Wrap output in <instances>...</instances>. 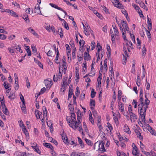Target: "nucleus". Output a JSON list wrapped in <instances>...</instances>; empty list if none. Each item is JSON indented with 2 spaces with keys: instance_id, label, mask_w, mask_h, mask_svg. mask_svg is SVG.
Returning <instances> with one entry per match:
<instances>
[{
  "instance_id": "obj_29",
  "label": "nucleus",
  "mask_w": 156,
  "mask_h": 156,
  "mask_svg": "<svg viewBox=\"0 0 156 156\" xmlns=\"http://www.w3.org/2000/svg\"><path fill=\"white\" fill-rule=\"evenodd\" d=\"M31 48L32 49V51L33 52V53L35 55H37V54H38V53L37 52V49L35 46L34 47L33 45L31 46Z\"/></svg>"
},
{
  "instance_id": "obj_55",
  "label": "nucleus",
  "mask_w": 156,
  "mask_h": 156,
  "mask_svg": "<svg viewBox=\"0 0 156 156\" xmlns=\"http://www.w3.org/2000/svg\"><path fill=\"white\" fill-rule=\"evenodd\" d=\"M76 50V48H75L73 49V51H72V56L73 59H74L76 57L75 50Z\"/></svg>"
},
{
  "instance_id": "obj_60",
  "label": "nucleus",
  "mask_w": 156,
  "mask_h": 156,
  "mask_svg": "<svg viewBox=\"0 0 156 156\" xmlns=\"http://www.w3.org/2000/svg\"><path fill=\"white\" fill-rule=\"evenodd\" d=\"M132 111V107L131 105H129L128 107V111L129 112V114H130L131 113H133Z\"/></svg>"
},
{
  "instance_id": "obj_2",
  "label": "nucleus",
  "mask_w": 156,
  "mask_h": 156,
  "mask_svg": "<svg viewBox=\"0 0 156 156\" xmlns=\"http://www.w3.org/2000/svg\"><path fill=\"white\" fill-rule=\"evenodd\" d=\"M61 136L62 139L64 143L67 145L69 144V143L68 138L67 137L66 133L64 132V131L63 132L62 134L61 135Z\"/></svg>"
},
{
  "instance_id": "obj_35",
  "label": "nucleus",
  "mask_w": 156,
  "mask_h": 156,
  "mask_svg": "<svg viewBox=\"0 0 156 156\" xmlns=\"http://www.w3.org/2000/svg\"><path fill=\"white\" fill-rule=\"evenodd\" d=\"M85 140L86 143L88 145L91 146L93 145V144L92 143V142L90 140H88L87 138H85Z\"/></svg>"
},
{
  "instance_id": "obj_62",
  "label": "nucleus",
  "mask_w": 156,
  "mask_h": 156,
  "mask_svg": "<svg viewBox=\"0 0 156 156\" xmlns=\"http://www.w3.org/2000/svg\"><path fill=\"white\" fill-rule=\"evenodd\" d=\"M0 38L2 40H4L6 38V37L5 35L0 34Z\"/></svg>"
},
{
  "instance_id": "obj_64",
  "label": "nucleus",
  "mask_w": 156,
  "mask_h": 156,
  "mask_svg": "<svg viewBox=\"0 0 156 156\" xmlns=\"http://www.w3.org/2000/svg\"><path fill=\"white\" fill-rule=\"evenodd\" d=\"M150 156H156V153L153 151L150 152Z\"/></svg>"
},
{
  "instance_id": "obj_25",
  "label": "nucleus",
  "mask_w": 156,
  "mask_h": 156,
  "mask_svg": "<svg viewBox=\"0 0 156 156\" xmlns=\"http://www.w3.org/2000/svg\"><path fill=\"white\" fill-rule=\"evenodd\" d=\"M23 18L27 23L29 22L30 20L29 19L28 16L26 13H25V14L23 15Z\"/></svg>"
},
{
  "instance_id": "obj_21",
  "label": "nucleus",
  "mask_w": 156,
  "mask_h": 156,
  "mask_svg": "<svg viewBox=\"0 0 156 156\" xmlns=\"http://www.w3.org/2000/svg\"><path fill=\"white\" fill-rule=\"evenodd\" d=\"M58 32L60 35V37L62 38L63 37V33L62 31V28L59 27L58 28Z\"/></svg>"
},
{
  "instance_id": "obj_14",
  "label": "nucleus",
  "mask_w": 156,
  "mask_h": 156,
  "mask_svg": "<svg viewBox=\"0 0 156 156\" xmlns=\"http://www.w3.org/2000/svg\"><path fill=\"white\" fill-rule=\"evenodd\" d=\"M123 129L124 131L125 132H126L128 134H130L131 133V132L130 131V129L129 128L128 126L126 124L124 125Z\"/></svg>"
},
{
  "instance_id": "obj_44",
  "label": "nucleus",
  "mask_w": 156,
  "mask_h": 156,
  "mask_svg": "<svg viewBox=\"0 0 156 156\" xmlns=\"http://www.w3.org/2000/svg\"><path fill=\"white\" fill-rule=\"evenodd\" d=\"M83 128H84L85 132L86 133H88V130L87 128V125H86V123L85 122H83Z\"/></svg>"
},
{
  "instance_id": "obj_61",
  "label": "nucleus",
  "mask_w": 156,
  "mask_h": 156,
  "mask_svg": "<svg viewBox=\"0 0 156 156\" xmlns=\"http://www.w3.org/2000/svg\"><path fill=\"white\" fill-rule=\"evenodd\" d=\"M91 50H94V49L95 48V43L94 41H92L91 42Z\"/></svg>"
},
{
  "instance_id": "obj_10",
  "label": "nucleus",
  "mask_w": 156,
  "mask_h": 156,
  "mask_svg": "<svg viewBox=\"0 0 156 156\" xmlns=\"http://www.w3.org/2000/svg\"><path fill=\"white\" fill-rule=\"evenodd\" d=\"M35 13H37V14H40L42 15L41 13V12L39 5L37 4L35 7Z\"/></svg>"
},
{
  "instance_id": "obj_4",
  "label": "nucleus",
  "mask_w": 156,
  "mask_h": 156,
  "mask_svg": "<svg viewBox=\"0 0 156 156\" xmlns=\"http://www.w3.org/2000/svg\"><path fill=\"white\" fill-rule=\"evenodd\" d=\"M67 77H66V78L65 77L63 78L62 80L63 83H62V84L61 85V90H62V89H63V90H62L63 92L65 91L66 90L65 86L66 85V86H67L68 85V83L66 82V80H67Z\"/></svg>"
},
{
  "instance_id": "obj_52",
  "label": "nucleus",
  "mask_w": 156,
  "mask_h": 156,
  "mask_svg": "<svg viewBox=\"0 0 156 156\" xmlns=\"http://www.w3.org/2000/svg\"><path fill=\"white\" fill-rule=\"evenodd\" d=\"M66 49L67 50V52L69 54V52H70V48L68 44H66Z\"/></svg>"
},
{
  "instance_id": "obj_5",
  "label": "nucleus",
  "mask_w": 156,
  "mask_h": 156,
  "mask_svg": "<svg viewBox=\"0 0 156 156\" xmlns=\"http://www.w3.org/2000/svg\"><path fill=\"white\" fill-rule=\"evenodd\" d=\"M121 24L124 30L128 31H129V28L128 26V24L126 21L124 20H122Z\"/></svg>"
},
{
  "instance_id": "obj_6",
  "label": "nucleus",
  "mask_w": 156,
  "mask_h": 156,
  "mask_svg": "<svg viewBox=\"0 0 156 156\" xmlns=\"http://www.w3.org/2000/svg\"><path fill=\"white\" fill-rule=\"evenodd\" d=\"M130 118V120L132 122H134L136 121L137 118L136 115L133 113H131L129 114Z\"/></svg>"
},
{
  "instance_id": "obj_7",
  "label": "nucleus",
  "mask_w": 156,
  "mask_h": 156,
  "mask_svg": "<svg viewBox=\"0 0 156 156\" xmlns=\"http://www.w3.org/2000/svg\"><path fill=\"white\" fill-rule=\"evenodd\" d=\"M52 82L49 81L48 79L45 80V84L47 88H50L52 85Z\"/></svg>"
},
{
  "instance_id": "obj_15",
  "label": "nucleus",
  "mask_w": 156,
  "mask_h": 156,
  "mask_svg": "<svg viewBox=\"0 0 156 156\" xmlns=\"http://www.w3.org/2000/svg\"><path fill=\"white\" fill-rule=\"evenodd\" d=\"M115 6L117 8L122 9V6L121 4L119 2L118 0H116V2H115Z\"/></svg>"
},
{
  "instance_id": "obj_13",
  "label": "nucleus",
  "mask_w": 156,
  "mask_h": 156,
  "mask_svg": "<svg viewBox=\"0 0 156 156\" xmlns=\"http://www.w3.org/2000/svg\"><path fill=\"white\" fill-rule=\"evenodd\" d=\"M84 59L85 60H88L90 59L91 57L89 54V53H87L85 52L84 53V56H83Z\"/></svg>"
},
{
  "instance_id": "obj_43",
  "label": "nucleus",
  "mask_w": 156,
  "mask_h": 156,
  "mask_svg": "<svg viewBox=\"0 0 156 156\" xmlns=\"http://www.w3.org/2000/svg\"><path fill=\"white\" fill-rule=\"evenodd\" d=\"M3 85L4 86V87L6 89H9V87H11V85L10 84H7L5 82L4 83Z\"/></svg>"
},
{
  "instance_id": "obj_23",
  "label": "nucleus",
  "mask_w": 156,
  "mask_h": 156,
  "mask_svg": "<svg viewBox=\"0 0 156 156\" xmlns=\"http://www.w3.org/2000/svg\"><path fill=\"white\" fill-rule=\"evenodd\" d=\"M141 80L139 74L137 76V80L136 82V84L137 86L139 87L140 85Z\"/></svg>"
},
{
  "instance_id": "obj_39",
  "label": "nucleus",
  "mask_w": 156,
  "mask_h": 156,
  "mask_svg": "<svg viewBox=\"0 0 156 156\" xmlns=\"http://www.w3.org/2000/svg\"><path fill=\"white\" fill-rule=\"evenodd\" d=\"M22 131L26 136H29V133L25 128H23Z\"/></svg>"
},
{
  "instance_id": "obj_57",
  "label": "nucleus",
  "mask_w": 156,
  "mask_h": 156,
  "mask_svg": "<svg viewBox=\"0 0 156 156\" xmlns=\"http://www.w3.org/2000/svg\"><path fill=\"white\" fill-rule=\"evenodd\" d=\"M148 126H149V128H148L149 129V128H150V132H151V133L152 134V135H155V134H154V131L153 130V129L148 124Z\"/></svg>"
},
{
  "instance_id": "obj_51",
  "label": "nucleus",
  "mask_w": 156,
  "mask_h": 156,
  "mask_svg": "<svg viewBox=\"0 0 156 156\" xmlns=\"http://www.w3.org/2000/svg\"><path fill=\"white\" fill-rule=\"evenodd\" d=\"M145 103L146 105H148L150 103V101L149 100L147 97L146 96L145 94Z\"/></svg>"
},
{
  "instance_id": "obj_32",
  "label": "nucleus",
  "mask_w": 156,
  "mask_h": 156,
  "mask_svg": "<svg viewBox=\"0 0 156 156\" xmlns=\"http://www.w3.org/2000/svg\"><path fill=\"white\" fill-rule=\"evenodd\" d=\"M140 5L142 8L146 9V10H148L147 6L145 5L144 3L142 2L140 3Z\"/></svg>"
},
{
  "instance_id": "obj_31",
  "label": "nucleus",
  "mask_w": 156,
  "mask_h": 156,
  "mask_svg": "<svg viewBox=\"0 0 156 156\" xmlns=\"http://www.w3.org/2000/svg\"><path fill=\"white\" fill-rule=\"evenodd\" d=\"M68 106L70 112H74V108L73 105L71 104H69Z\"/></svg>"
},
{
  "instance_id": "obj_8",
  "label": "nucleus",
  "mask_w": 156,
  "mask_h": 156,
  "mask_svg": "<svg viewBox=\"0 0 156 156\" xmlns=\"http://www.w3.org/2000/svg\"><path fill=\"white\" fill-rule=\"evenodd\" d=\"M6 10L7 11H6V12L10 14L12 16L14 17H18V16L17 15L16 13L13 10L7 9H6Z\"/></svg>"
},
{
  "instance_id": "obj_30",
  "label": "nucleus",
  "mask_w": 156,
  "mask_h": 156,
  "mask_svg": "<svg viewBox=\"0 0 156 156\" xmlns=\"http://www.w3.org/2000/svg\"><path fill=\"white\" fill-rule=\"evenodd\" d=\"M89 121L91 122L93 125L94 124V121L92 117L91 112H90V114L89 115Z\"/></svg>"
},
{
  "instance_id": "obj_36",
  "label": "nucleus",
  "mask_w": 156,
  "mask_h": 156,
  "mask_svg": "<svg viewBox=\"0 0 156 156\" xmlns=\"http://www.w3.org/2000/svg\"><path fill=\"white\" fill-rule=\"evenodd\" d=\"M90 109L91 110H93L92 111V114L93 116L94 117L97 116V112L96 111L94 110V107L91 106L90 107Z\"/></svg>"
},
{
  "instance_id": "obj_19",
  "label": "nucleus",
  "mask_w": 156,
  "mask_h": 156,
  "mask_svg": "<svg viewBox=\"0 0 156 156\" xmlns=\"http://www.w3.org/2000/svg\"><path fill=\"white\" fill-rule=\"evenodd\" d=\"M78 142L82 148H83L84 147V144L83 143L81 139L79 137H78Z\"/></svg>"
},
{
  "instance_id": "obj_56",
  "label": "nucleus",
  "mask_w": 156,
  "mask_h": 156,
  "mask_svg": "<svg viewBox=\"0 0 156 156\" xmlns=\"http://www.w3.org/2000/svg\"><path fill=\"white\" fill-rule=\"evenodd\" d=\"M20 94V99H21L22 103L23 104H24V103L25 102V100H24V97H23V96L21 94Z\"/></svg>"
},
{
  "instance_id": "obj_47",
  "label": "nucleus",
  "mask_w": 156,
  "mask_h": 156,
  "mask_svg": "<svg viewBox=\"0 0 156 156\" xmlns=\"http://www.w3.org/2000/svg\"><path fill=\"white\" fill-rule=\"evenodd\" d=\"M1 102L2 105V106L3 109H4V108H5V100L4 99H2L1 100Z\"/></svg>"
},
{
  "instance_id": "obj_53",
  "label": "nucleus",
  "mask_w": 156,
  "mask_h": 156,
  "mask_svg": "<svg viewBox=\"0 0 156 156\" xmlns=\"http://www.w3.org/2000/svg\"><path fill=\"white\" fill-rule=\"evenodd\" d=\"M122 12L123 14L125 15L126 19H127L128 14L127 13V12L125 9H124L122 10Z\"/></svg>"
},
{
  "instance_id": "obj_37",
  "label": "nucleus",
  "mask_w": 156,
  "mask_h": 156,
  "mask_svg": "<svg viewBox=\"0 0 156 156\" xmlns=\"http://www.w3.org/2000/svg\"><path fill=\"white\" fill-rule=\"evenodd\" d=\"M96 93V92L94 91V89H92L91 94V97L92 98H94L95 97Z\"/></svg>"
},
{
  "instance_id": "obj_38",
  "label": "nucleus",
  "mask_w": 156,
  "mask_h": 156,
  "mask_svg": "<svg viewBox=\"0 0 156 156\" xmlns=\"http://www.w3.org/2000/svg\"><path fill=\"white\" fill-rule=\"evenodd\" d=\"M60 69H63V67H62V69H61L60 67H59V74L58 75V77L59 78V79H61L62 78V74L60 72Z\"/></svg>"
},
{
  "instance_id": "obj_59",
  "label": "nucleus",
  "mask_w": 156,
  "mask_h": 156,
  "mask_svg": "<svg viewBox=\"0 0 156 156\" xmlns=\"http://www.w3.org/2000/svg\"><path fill=\"white\" fill-rule=\"evenodd\" d=\"M115 35V34H112L111 35V40L113 43H114L115 41V39L114 37Z\"/></svg>"
},
{
  "instance_id": "obj_16",
  "label": "nucleus",
  "mask_w": 156,
  "mask_h": 156,
  "mask_svg": "<svg viewBox=\"0 0 156 156\" xmlns=\"http://www.w3.org/2000/svg\"><path fill=\"white\" fill-rule=\"evenodd\" d=\"M118 106L119 109L121 110V112H123L124 111V106L122 103L120 101L118 102Z\"/></svg>"
},
{
  "instance_id": "obj_17",
  "label": "nucleus",
  "mask_w": 156,
  "mask_h": 156,
  "mask_svg": "<svg viewBox=\"0 0 156 156\" xmlns=\"http://www.w3.org/2000/svg\"><path fill=\"white\" fill-rule=\"evenodd\" d=\"M35 114H36V117L37 119H41L40 116L42 115L41 112L38 110H36L35 111Z\"/></svg>"
},
{
  "instance_id": "obj_11",
  "label": "nucleus",
  "mask_w": 156,
  "mask_h": 156,
  "mask_svg": "<svg viewBox=\"0 0 156 156\" xmlns=\"http://www.w3.org/2000/svg\"><path fill=\"white\" fill-rule=\"evenodd\" d=\"M43 145L45 147L50 148L51 150H53L54 149V147L50 143H44Z\"/></svg>"
},
{
  "instance_id": "obj_48",
  "label": "nucleus",
  "mask_w": 156,
  "mask_h": 156,
  "mask_svg": "<svg viewBox=\"0 0 156 156\" xmlns=\"http://www.w3.org/2000/svg\"><path fill=\"white\" fill-rule=\"evenodd\" d=\"M146 49L145 46H144L143 47L142 51V55L144 57L146 55Z\"/></svg>"
},
{
  "instance_id": "obj_22",
  "label": "nucleus",
  "mask_w": 156,
  "mask_h": 156,
  "mask_svg": "<svg viewBox=\"0 0 156 156\" xmlns=\"http://www.w3.org/2000/svg\"><path fill=\"white\" fill-rule=\"evenodd\" d=\"M112 26L113 28L114 32L115 34V37H116V36L118 37V35L117 34H119V31L117 27L116 26L113 25H112Z\"/></svg>"
},
{
  "instance_id": "obj_18",
  "label": "nucleus",
  "mask_w": 156,
  "mask_h": 156,
  "mask_svg": "<svg viewBox=\"0 0 156 156\" xmlns=\"http://www.w3.org/2000/svg\"><path fill=\"white\" fill-rule=\"evenodd\" d=\"M102 76V74L101 73H100V71H99V74L98 77V78L97 79V81L98 82V84L99 85H101V80L102 79L101 78Z\"/></svg>"
},
{
  "instance_id": "obj_28",
  "label": "nucleus",
  "mask_w": 156,
  "mask_h": 156,
  "mask_svg": "<svg viewBox=\"0 0 156 156\" xmlns=\"http://www.w3.org/2000/svg\"><path fill=\"white\" fill-rule=\"evenodd\" d=\"M113 64L112 62L110 63V66L109 67V70L110 72L112 74L111 76H112V74H114V72H113Z\"/></svg>"
},
{
  "instance_id": "obj_49",
  "label": "nucleus",
  "mask_w": 156,
  "mask_h": 156,
  "mask_svg": "<svg viewBox=\"0 0 156 156\" xmlns=\"http://www.w3.org/2000/svg\"><path fill=\"white\" fill-rule=\"evenodd\" d=\"M107 58H106L105 59V60L104 61V67L105 68L106 70L107 71L108 69L107 63Z\"/></svg>"
},
{
  "instance_id": "obj_27",
  "label": "nucleus",
  "mask_w": 156,
  "mask_h": 156,
  "mask_svg": "<svg viewBox=\"0 0 156 156\" xmlns=\"http://www.w3.org/2000/svg\"><path fill=\"white\" fill-rule=\"evenodd\" d=\"M84 43L85 41L83 40H80V41L79 42V44L80 46V49H82L83 46L84 44Z\"/></svg>"
},
{
  "instance_id": "obj_20",
  "label": "nucleus",
  "mask_w": 156,
  "mask_h": 156,
  "mask_svg": "<svg viewBox=\"0 0 156 156\" xmlns=\"http://www.w3.org/2000/svg\"><path fill=\"white\" fill-rule=\"evenodd\" d=\"M28 30L31 33L33 34L35 36L38 37V34L33 29H31V27L28 28Z\"/></svg>"
},
{
  "instance_id": "obj_3",
  "label": "nucleus",
  "mask_w": 156,
  "mask_h": 156,
  "mask_svg": "<svg viewBox=\"0 0 156 156\" xmlns=\"http://www.w3.org/2000/svg\"><path fill=\"white\" fill-rule=\"evenodd\" d=\"M105 141H101L100 142L99 144V150L103 152H105L106 150L104 147Z\"/></svg>"
},
{
  "instance_id": "obj_42",
  "label": "nucleus",
  "mask_w": 156,
  "mask_h": 156,
  "mask_svg": "<svg viewBox=\"0 0 156 156\" xmlns=\"http://www.w3.org/2000/svg\"><path fill=\"white\" fill-rule=\"evenodd\" d=\"M46 90V89L45 87H43V88L41 89V92H40L39 94L37 95V97H38L40 95V94H43L44 93V92Z\"/></svg>"
},
{
  "instance_id": "obj_34",
  "label": "nucleus",
  "mask_w": 156,
  "mask_h": 156,
  "mask_svg": "<svg viewBox=\"0 0 156 156\" xmlns=\"http://www.w3.org/2000/svg\"><path fill=\"white\" fill-rule=\"evenodd\" d=\"M123 49L124 51V55L123 54V57L125 58L126 57L128 56L127 51L126 49V47L125 46H123Z\"/></svg>"
},
{
  "instance_id": "obj_58",
  "label": "nucleus",
  "mask_w": 156,
  "mask_h": 156,
  "mask_svg": "<svg viewBox=\"0 0 156 156\" xmlns=\"http://www.w3.org/2000/svg\"><path fill=\"white\" fill-rule=\"evenodd\" d=\"M107 126L108 127V128L109 129L110 131L111 132L113 129V127L111 125L109 122H108L107 123Z\"/></svg>"
},
{
  "instance_id": "obj_9",
  "label": "nucleus",
  "mask_w": 156,
  "mask_h": 156,
  "mask_svg": "<svg viewBox=\"0 0 156 156\" xmlns=\"http://www.w3.org/2000/svg\"><path fill=\"white\" fill-rule=\"evenodd\" d=\"M139 129H136L135 130V132L136 133L138 137L140 140H142L143 139V136H141L140 132L139 130Z\"/></svg>"
},
{
  "instance_id": "obj_46",
  "label": "nucleus",
  "mask_w": 156,
  "mask_h": 156,
  "mask_svg": "<svg viewBox=\"0 0 156 156\" xmlns=\"http://www.w3.org/2000/svg\"><path fill=\"white\" fill-rule=\"evenodd\" d=\"M90 105L91 106H93L94 107L95 106V101L93 99L90 100Z\"/></svg>"
},
{
  "instance_id": "obj_12",
  "label": "nucleus",
  "mask_w": 156,
  "mask_h": 156,
  "mask_svg": "<svg viewBox=\"0 0 156 156\" xmlns=\"http://www.w3.org/2000/svg\"><path fill=\"white\" fill-rule=\"evenodd\" d=\"M70 156H86L85 154L83 153H78L77 152H73L70 155Z\"/></svg>"
},
{
  "instance_id": "obj_50",
  "label": "nucleus",
  "mask_w": 156,
  "mask_h": 156,
  "mask_svg": "<svg viewBox=\"0 0 156 156\" xmlns=\"http://www.w3.org/2000/svg\"><path fill=\"white\" fill-rule=\"evenodd\" d=\"M16 50L19 52H20L21 53L23 52L22 50H21V47L20 45H18L17 47L16 45Z\"/></svg>"
},
{
  "instance_id": "obj_24",
  "label": "nucleus",
  "mask_w": 156,
  "mask_h": 156,
  "mask_svg": "<svg viewBox=\"0 0 156 156\" xmlns=\"http://www.w3.org/2000/svg\"><path fill=\"white\" fill-rule=\"evenodd\" d=\"M8 98L11 100H13L15 98V94L13 93L10 92Z\"/></svg>"
},
{
  "instance_id": "obj_54",
  "label": "nucleus",
  "mask_w": 156,
  "mask_h": 156,
  "mask_svg": "<svg viewBox=\"0 0 156 156\" xmlns=\"http://www.w3.org/2000/svg\"><path fill=\"white\" fill-rule=\"evenodd\" d=\"M79 90V87H76V92H75V95L76 96H78L79 95V94L80 93V91Z\"/></svg>"
},
{
  "instance_id": "obj_1",
  "label": "nucleus",
  "mask_w": 156,
  "mask_h": 156,
  "mask_svg": "<svg viewBox=\"0 0 156 156\" xmlns=\"http://www.w3.org/2000/svg\"><path fill=\"white\" fill-rule=\"evenodd\" d=\"M67 121L68 122L69 126L74 130H76L77 127V122L76 121V118H71V119L69 118H66Z\"/></svg>"
},
{
  "instance_id": "obj_33",
  "label": "nucleus",
  "mask_w": 156,
  "mask_h": 156,
  "mask_svg": "<svg viewBox=\"0 0 156 156\" xmlns=\"http://www.w3.org/2000/svg\"><path fill=\"white\" fill-rule=\"evenodd\" d=\"M138 149H133L132 151L133 154L135 156H138V155L139 154H140L137 152Z\"/></svg>"
},
{
  "instance_id": "obj_41",
  "label": "nucleus",
  "mask_w": 156,
  "mask_h": 156,
  "mask_svg": "<svg viewBox=\"0 0 156 156\" xmlns=\"http://www.w3.org/2000/svg\"><path fill=\"white\" fill-rule=\"evenodd\" d=\"M63 26L67 30H69V27L68 23L65 20L63 21Z\"/></svg>"
},
{
  "instance_id": "obj_45",
  "label": "nucleus",
  "mask_w": 156,
  "mask_h": 156,
  "mask_svg": "<svg viewBox=\"0 0 156 156\" xmlns=\"http://www.w3.org/2000/svg\"><path fill=\"white\" fill-rule=\"evenodd\" d=\"M147 33V36L148 38H149V40H151V35L150 32V31H148L147 29H146Z\"/></svg>"
},
{
  "instance_id": "obj_26",
  "label": "nucleus",
  "mask_w": 156,
  "mask_h": 156,
  "mask_svg": "<svg viewBox=\"0 0 156 156\" xmlns=\"http://www.w3.org/2000/svg\"><path fill=\"white\" fill-rule=\"evenodd\" d=\"M140 115V116L141 117V118L142 119V121L143 122H145V115H146V113H144L143 112V114H139Z\"/></svg>"
},
{
  "instance_id": "obj_63",
  "label": "nucleus",
  "mask_w": 156,
  "mask_h": 156,
  "mask_svg": "<svg viewBox=\"0 0 156 156\" xmlns=\"http://www.w3.org/2000/svg\"><path fill=\"white\" fill-rule=\"evenodd\" d=\"M103 10H104L105 12H106L108 13L109 11L108 9L105 6L103 5V6H102Z\"/></svg>"
},
{
  "instance_id": "obj_40",
  "label": "nucleus",
  "mask_w": 156,
  "mask_h": 156,
  "mask_svg": "<svg viewBox=\"0 0 156 156\" xmlns=\"http://www.w3.org/2000/svg\"><path fill=\"white\" fill-rule=\"evenodd\" d=\"M15 84H16V86L15 87V90H17L19 87L18 84V80H15Z\"/></svg>"
}]
</instances>
